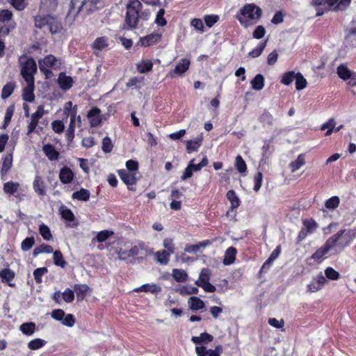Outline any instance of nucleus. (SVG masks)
<instances>
[{
	"mask_svg": "<svg viewBox=\"0 0 356 356\" xmlns=\"http://www.w3.org/2000/svg\"><path fill=\"white\" fill-rule=\"evenodd\" d=\"M337 74L341 79L347 80L350 78L351 72L346 65H341L337 67Z\"/></svg>",
	"mask_w": 356,
	"mask_h": 356,
	"instance_id": "40",
	"label": "nucleus"
},
{
	"mask_svg": "<svg viewBox=\"0 0 356 356\" xmlns=\"http://www.w3.org/2000/svg\"><path fill=\"white\" fill-rule=\"evenodd\" d=\"M235 165L237 170L241 173L245 172L247 170L246 164L240 155L236 157Z\"/></svg>",
	"mask_w": 356,
	"mask_h": 356,
	"instance_id": "56",
	"label": "nucleus"
},
{
	"mask_svg": "<svg viewBox=\"0 0 356 356\" xmlns=\"http://www.w3.org/2000/svg\"><path fill=\"white\" fill-rule=\"evenodd\" d=\"M213 339V337L212 335L207 332H203L198 337H193L191 341L196 344H199L204 341L211 342Z\"/></svg>",
	"mask_w": 356,
	"mask_h": 356,
	"instance_id": "35",
	"label": "nucleus"
},
{
	"mask_svg": "<svg viewBox=\"0 0 356 356\" xmlns=\"http://www.w3.org/2000/svg\"><path fill=\"white\" fill-rule=\"evenodd\" d=\"M262 14L261 9L254 3H247L243 6L236 18L245 28L251 26L258 21Z\"/></svg>",
	"mask_w": 356,
	"mask_h": 356,
	"instance_id": "3",
	"label": "nucleus"
},
{
	"mask_svg": "<svg viewBox=\"0 0 356 356\" xmlns=\"http://www.w3.org/2000/svg\"><path fill=\"white\" fill-rule=\"evenodd\" d=\"M56 63L57 58L51 54L45 56L42 60L38 61L40 71L46 75L51 73L49 68L56 66Z\"/></svg>",
	"mask_w": 356,
	"mask_h": 356,
	"instance_id": "8",
	"label": "nucleus"
},
{
	"mask_svg": "<svg viewBox=\"0 0 356 356\" xmlns=\"http://www.w3.org/2000/svg\"><path fill=\"white\" fill-rule=\"evenodd\" d=\"M161 38L162 34L159 33H153L143 38H141L139 40V43L143 47H149L159 42Z\"/></svg>",
	"mask_w": 356,
	"mask_h": 356,
	"instance_id": "11",
	"label": "nucleus"
},
{
	"mask_svg": "<svg viewBox=\"0 0 356 356\" xmlns=\"http://www.w3.org/2000/svg\"><path fill=\"white\" fill-rule=\"evenodd\" d=\"M33 189L35 192L40 196H43L46 194V186L44 181L42 177L40 176H36L33 181Z\"/></svg>",
	"mask_w": 356,
	"mask_h": 356,
	"instance_id": "18",
	"label": "nucleus"
},
{
	"mask_svg": "<svg viewBox=\"0 0 356 356\" xmlns=\"http://www.w3.org/2000/svg\"><path fill=\"white\" fill-rule=\"evenodd\" d=\"M198 289L192 286H184L179 289V293L182 296L197 294Z\"/></svg>",
	"mask_w": 356,
	"mask_h": 356,
	"instance_id": "47",
	"label": "nucleus"
},
{
	"mask_svg": "<svg viewBox=\"0 0 356 356\" xmlns=\"http://www.w3.org/2000/svg\"><path fill=\"white\" fill-rule=\"evenodd\" d=\"M145 250L143 244L131 245L127 242L120 243L118 248L115 250V253L118 256V259L127 261L129 258L134 257L142 253Z\"/></svg>",
	"mask_w": 356,
	"mask_h": 356,
	"instance_id": "5",
	"label": "nucleus"
},
{
	"mask_svg": "<svg viewBox=\"0 0 356 356\" xmlns=\"http://www.w3.org/2000/svg\"><path fill=\"white\" fill-rule=\"evenodd\" d=\"M100 113V109L97 107L92 108L88 113L87 117L92 127H97L101 124L102 118Z\"/></svg>",
	"mask_w": 356,
	"mask_h": 356,
	"instance_id": "12",
	"label": "nucleus"
},
{
	"mask_svg": "<svg viewBox=\"0 0 356 356\" xmlns=\"http://www.w3.org/2000/svg\"><path fill=\"white\" fill-rule=\"evenodd\" d=\"M142 3L139 0H129L126 5L125 25L128 29H134L138 26L140 20L147 21L151 13L149 10H142Z\"/></svg>",
	"mask_w": 356,
	"mask_h": 356,
	"instance_id": "2",
	"label": "nucleus"
},
{
	"mask_svg": "<svg viewBox=\"0 0 356 356\" xmlns=\"http://www.w3.org/2000/svg\"><path fill=\"white\" fill-rule=\"evenodd\" d=\"M42 150L46 156L50 161H57L59 158V152L51 144H47L43 146Z\"/></svg>",
	"mask_w": 356,
	"mask_h": 356,
	"instance_id": "19",
	"label": "nucleus"
},
{
	"mask_svg": "<svg viewBox=\"0 0 356 356\" xmlns=\"http://www.w3.org/2000/svg\"><path fill=\"white\" fill-rule=\"evenodd\" d=\"M325 275L327 278L332 280H337L340 277L339 273L332 267H327L325 270Z\"/></svg>",
	"mask_w": 356,
	"mask_h": 356,
	"instance_id": "55",
	"label": "nucleus"
},
{
	"mask_svg": "<svg viewBox=\"0 0 356 356\" xmlns=\"http://www.w3.org/2000/svg\"><path fill=\"white\" fill-rule=\"evenodd\" d=\"M251 86L254 90H261L264 86V77L263 75L258 74L251 81Z\"/></svg>",
	"mask_w": 356,
	"mask_h": 356,
	"instance_id": "30",
	"label": "nucleus"
},
{
	"mask_svg": "<svg viewBox=\"0 0 356 356\" xmlns=\"http://www.w3.org/2000/svg\"><path fill=\"white\" fill-rule=\"evenodd\" d=\"M296 73L293 71L288 72L283 74L280 82L285 86L290 85L296 79Z\"/></svg>",
	"mask_w": 356,
	"mask_h": 356,
	"instance_id": "38",
	"label": "nucleus"
},
{
	"mask_svg": "<svg viewBox=\"0 0 356 356\" xmlns=\"http://www.w3.org/2000/svg\"><path fill=\"white\" fill-rule=\"evenodd\" d=\"M211 270L208 268H203L200 272L199 279L195 281V284L197 285L209 282Z\"/></svg>",
	"mask_w": 356,
	"mask_h": 356,
	"instance_id": "39",
	"label": "nucleus"
},
{
	"mask_svg": "<svg viewBox=\"0 0 356 356\" xmlns=\"http://www.w3.org/2000/svg\"><path fill=\"white\" fill-rule=\"evenodd\" d=\"M336 126V122L334 119H330L326 123L322 124L321 129L325 130L327 129L325 136H330L334 131V127Z\"/></svg>",
	"mask_w": 356,
	"mask_h": 356,
	"instance_id": "44",
	"label": "nucleus"
},
{
	"mask_svg": "<svg viewBox=\"0 0 356 356\" xmlns=\"http://www.w3.org/2000/svg\"><path fill=\"white\" fill-rule=\"evenodd\" d=\"M53 252V248L51 246L47 244H42L39 247L36 248L33 250V254L35 256L40 253H51Z\"/></svg>",
	"mask_w": 356,
	"mask_h": 356,
	"instance_id": "53",
	"label": "nucleus"
},
{
	"mask_svg": "<svg viewBox=\"0 0 356 356\" xmlns=\"http://www.w3.org/2000/svg\"><path fill=\"white\" fill-rule=\"evenodd\" d=\"M58 5V0H41L40 10L43 13L54 11Z\"/></svg>",
	"mask_w": 356,
	"mask_h": 356,
	"instance_id": "17",
	"label": "nucleus"
},
{
	"mask_svg": "<svg viewBox=\"0 0 356 356\" xmlns=\"http://www.w3.org/2000/svg\"><path fill=\"white\" fill-rule=\"evenodd\" d=\"M20 188V184L18 182L10 181L3 184V192L8 195H15Z\"/></svg>",
	"mask_w": 356,
	"mask_h": 356,
	"instance_id": "21",
	"label": "nucleus"
},
{
	"mask_svg": "<svg viewBox=\"0 0 356 356\" xmlns=\"http://www.w3.org/2000/svg\"><path fill=\"white\" fill-rule=\"evenodd\" d=\"M60 212L63 218L68 221H72L74 220V216L70 209L62 207L60 209Z\"/></svg>",
	"mask_w": 356,
	"mask_h": 356,
	"instance_id": "59",
	"label": "nucleus"
},
{
	"mask_svg": "<svg viewBox=\"0 0 356 356\" xmlns=\"http://www.w3.org/2000/svg\"><path fill=\"white\" fill-rule=\"evenodd\" d=\"M305 164V155L301 154H300L295 161H291L289 163V168L291 172H294L299 170L301 167H302Z\"/></svg>",
	"mask_w": 356,
	"mask_h": 356,
	"instance_id": "25",
	"label": "nucleus"
},
{
	"mask_svg": "<svg viewBox=\"0 0 356 356\" xmlns=\"http://www.w3.org/2000/svg\"><path fill=\"white\" fill-rule=\"evenodd\" d=\"M163 246L166 249V251L170 252V254H173L175 252V248L172 238H165L163 241Z\"/></svg>",
	"mask_w": 356,
	"mask_h": 356,
	"instance_id": "57",
	"label": "nucleus"
},
{
	"mask_svg": "<svg viewBox=\"0 0 356 356\" xmlns=\"http://www.w3.org/2000/svg\"><path fill=\"white\" fill-rule=\"evenodd\" d=\"M295 80L296 88L298 90H302L306 88L307 82L301 73H296V77Z\"/></svg>",
	"mask_w": 356,
	"mask_h": 356,
	"instance_id": "45",
	"label": "nucleus"
},
{
	"mask_svg": "<svg viewBox=\"0 0 356 356\" xmlns=\"http://www.w3.org/2000/svg\"><path fill=\"white\" fill-rule=\"evenodd\" d=\"M266 45V41H265L264 42H261L255 49H254L252 51H250L248 55L252 58L259 57L263 52L264 49H265Z\"/></svg>",
	"mask_w": 356,
	"mask_h": 356,
	"instance_id": "52",
	"label": "nucleus"
},
{
	"mask_svg": "<svg viewBox=\"0 0 356 356\" xmlns=\"http://www.w3.org/2000/svg\"><path fill=\"white\" fill-rule=\"evenodd\" d=\"M144 81V78L142 76H135L132 77L127 82L126 86L128 88L132 87V86H138L139 85L142 84Z\"/></svg>",
	"mask_w": 356,
	"mask_h": 356,
	"instance_id": "62",
	"label": "nucleus"
},
{
	"mask_svg": "<svg viewBox=\"0 0 356 356\" xmlns=\"http://www.w3.org/2000/svg\"><path fill=\"white\" fill-rule=\"evenodd\" d=\"M165 10L161 8L156 13L155 24L159 26H164L167 24L166 19L164 18Z\"/></svg>",
	"mask_w": 356,
	"mask_h": 356,
	"instance_id": "46",
	"label": "nucleus"
},
{
	"mask_svg": "<svg viewBox=\"0 0 356 356\" xmlns=\"http://www.w3.org/2000/svg\"><path fill=\"white\" fill-rule=\"evenodd\" d=\"M47 268L45 267L36 268L33 272V276L37 283L42 282V277L47 273Z\"/></svg>",
	"mask_w": 356,
	"mask_h": 356,
	"instance_id": "58",
	"label": "nucleus"
},
{
	"mask_svg": "<svg viewBox=\"0 0 356 356\" xmlns=\"http://www.w3.org/2000/svg\"><path fill=\"white\" fill-rule=\"evenodd\" d=\"M326 282V279L322 273L313 277L311 282L307 284V291L310 293H315L320 291Z\"/></svg>",
	"mask_w": 356,
	"mask_h": 356,
	"instance_id": "9",
	"label": "nucleus"
},
{
	"mask_svg": "<svg viewBox=\"0 0 356 356\" xmlns=\"http://www.w3.org/2000/svg\"><path fill=\"white\" fill-rule=\"evenodd\" d=\"M26 86L23 89V99L26 102H32L35 99L33 94L34 90V80L25 81Z\"/></svg>",
	"mask_w": 356,
	"mask_h": 356,
	"instance_id": "13",
	"label": "nucleus"
},
{
	"mask_svg": "<svg viewBox=\"0 0 356 356\" xmlns=\"http://www.w3.org/2000/svg\"><path fill=\"white\" fill-rule=\"evenodd\" d=\"M339 198L337 196L332 197L325 202V206L327 209H334L339 206Z\"/></svg>",
	"mask_w": 356,
	"mask_h": 356,
	"instance_id": "61",
	"label": "nucleus"
},
{
	"mask_svg": "<svg viewBox=\"0 0 356 356\" xmlns=\"http://www.w3.org/2000/svg\"><path fill=\"white\" fill-rule=\"evenodd\" d=\"M0 277L2 281L9 282L14 278L15 273L10 269L6 268L0 271Z\"/></svg>",
	"mask_w": 356,
	"mask_h": 356,
	"instance_id": "49",
	"label": "nucleus"
},
{
	"mask_svg": "<svg viewBox=\"0 0 356 356\" xmlns=\"http://www.w3.org/2000/svg\"><path fill=\"white\" fill-rule=\"evenodd\" d=\"M171 254L166 250H161L154 253L156 261L162 265H167L168 264Z\"/></svg>",
	"mask_w": 356,
	"mask_h": 356,
	"instance_id": "23",
	"label": "nucleus"
},
{
	"mask_svg": "<svg viewBox=\"0 0 356 356\" xmlns=\"http://www.w3.org/2000/svg\"><path fill=\"white\" fill-rule=\"evenodd\" d=\"M39 232L44 240L50 241L52 239V235H51V231L47 225H45L44 224L40 225V228H39Z\"/></svg>",
	"mask_w": 356,
	"mask_h": 356,
	"instance_id": "48",
	"label": "nucleus"
},
{
	"mask_svg": "<svg viewBox=\"0 0 356 356\" xmlns=\"http://www.w3.org/2000/svg\"><path fill=\"white\" fill-rule=\"evenodd\" d=\"M15 84L12 82L6 83L1 91V97L3 99H7L13 93Z\"/></svg>",
	"mask_w": 356,
	"mask_h": 356,
	"instance_id": "42",
	"label": "nucleus"
},
{
	"mask_svg": "<svg viewBox=\"0 0 356 356\" xmlns=\"http://www.w3.org/2000/svg\"><path fill=\"white\" fill-rule=\"evenodd\" d=\"M102 150L106 153L110 152L113 149V144L110 138L106 136L102 140Z\"/></svg>",
	"mask_w": 356,
	"mask_h": 356,
	"instance_id": "63",
	"label": "nucleus"
},
{
	"mask_svg": "<svg viewBox=\"0 0 356 356\" xmlns=\"http://www.w3.org/2000/svg\"><path fill=\"white\" fill-rule=\"evenodd\" d=\"M13 165V153H8L3 157L1 170V177L6 176Z\"/></svg>",
	"mask_w": 356,
	"mask_h": 356,
	"instance_id": "20",
	"label": "nucleus"
},
{
	"mask_svg": "<svg viewBox=\"0 0 356 356\" xmlns=\"http://www.w3.org/2000/svg\"><path fill=\"white\" fill-rule=\"evenodd\" d=\"M190 63L191 62L189 60L186 58L181 59L177 63L173 72L170 73V76L172 77H175L176 76L182 75L188 70Z\"/></svg>",
	"mask_w": 356,
	"mask_h": 356,
	"instance_id": "14",
	"label": "nucleus"
},
{
	"mask_svg": "<svg viewBox=\"0 0 356 356\" xmlns=\"http://www.w3.org/2000/svg\"><path fill=\"white\" fill-rule=\"evenodd\" d=\"M222 351L221 345L217 346L215 349H207L204 346L195 347V353L197 356H221Z\"/></svg>",
	"mask_w": 356,
	"mask_h": 356,
	"instance_id": "10",
	"label": "nucleus"
},
{
	"mask_svg": "<svg viewBox=\"0 0 356 356\" xmlns=\"http://www.w3.org/2000/svg\"><path fill=\"white\" fill-rule=\"evenodd\" d=\"M58 177L63 184H67L73 181L74 174L70 168L65 166L60 170Z\"/></svg>",
	"mask_w": 356,
	"mask_h": 356,
	"instance_id": "15",
	"label": "nucleus"
},
{
	"mask_svg": "<svg viewBox=\"0 0 356 356\" xmlns=\"http://www.w3.org/2000/svg\"><path fill=\"white\" fill-rule=\"evenodd\" d=\"M227 198L230 202L231 209H234L240 204V200L236 193L233 190H230L227 193Z\"/></svg>",
	"mask_w": 356,
	"mask_h": 356,
	"instance_id": "33",
	"label": "nucleus"
},
{
	"mask_svg": "<svg viewBox=\"0 0 356 356\" xmlns=\"http://www.w3.org/2000/svg\"><path fill=\"white\" fill-rule=\"evenodd\" d=\"M90 193L88 190L81 188L79 191L73 193L72 197L81 201H88L90 198Z\"/></svg>",
	"mask_w": 356,
	"mask_h": 356,
	"instance_id": "32",
	"label": "nucleus"
},
{
	"mask_svg": "<svg viewBox=\"0 0 356 356\" xmlns=\"http://www.w3.org/2000/svg\"><path fill=\"white\" fill-rule=\"evenodd\" d=\"M134 291L157 293L161 291V288L156 284H144L136 289Z\"/></svg>",
	"mask_w": 356,
	"mask_h": 356,
	"instance_id": "41",
	"label": "nucleus"
},
{
	"mask_svg": "<svg viewBox=\"0 0 356 356\" xmlns=\"http://www.w3.org/2000/svg\"><path fill=\"white\" fill-rule=\"evenodd\" d=\"M19 330L26 335H31L35 330V324L33 322L22 323L19 327Z\"/></svg>",
	"mask_w": 356,
	"mask_h": 356,
	"instance_id": "34",
	"label": "nucleus"
},
{
	"mask_svg": "<svg viewBox=\"0 0 356 356\" xmlns=\"http://www.w3.org/2000/svg\"><path fill=\"white\" fill-rule=\"evenodd\" d=\"M236 250L233 247H229L225 252L223 264L225 265H230L233 264L236 259Z\"/></svg>",
	"mask_w": 356,
	"mask_h": 356,
	"instance_id": "24",
	"label": "nucleus"
},
{
	"mask_svg": "<svg viewBox=\"0 0 356 356\" xmlns=\"http://www.w3.org/2000/svg\"><path fill=\"white\" fill-rule=\"evenodd\" d=\"M21 74L25 81L34 80V74L37 72L35 60L30 56L23 55L19 58Z\"/></svg>",
	"mask_w": 356,
	"mask_h": 356,
	"instance_id": "6",
	"label": "nucleus"
},
{
	"mask_svg": "<svg viewBox=\"0 0 356 356\" xmlns=\"http://www.w3.org/2000/svg\"><path fill=\"white\" fill-rule=\"evenodd\" d=\"M54 263L58 266L64 268L66 266V261L63 259V254L60 251L56 250L54 252Z\"/></svg>",
	"mask_w": 356,
	"mask_h": 356,
	"instance_id": "43",
	"label": "nucleus"
},
{
	"mask_svg": "<svg viewBox=\"0 0 356 356\" xmlns=\"http://www.w3.org/2000/svg\"><path fill=\"white\" fill-rule=\"evenodd\" d=\"M45 343V341L41 339H35L31 340L28 343V347L31 350H38L42 348Z\"/></svg>",
	"mask_w": 356,
	"mask_h": 356,
	"instance_id": "54",
	"label": "nucleus"
},
{
	"mask_svg": "<svg viewBox=\"0 0 356 356\" xmlns=\"http://www.w3.org/2000/svg\"><path fill=\"white\" fill-rule=\"evenodd\" d=\"M113 234L112 231L104 230L99 232L97 236L96 239L98 242H104Z\"/></svg>",
	"mask_w": 356,
	"mask_h": 356,
	"instance_id": "60",
	"label": "nucleus"
},
{
	"mask_svg": "<svg viewBox=\"0 0 356 356\" xmlns=\"http://www.w3.org/2000/svg\"><path fill=\"white\" fill-rule=\"evenodd\" d=\"M108 45L107 38L105 37L97 38L92 43V48L97 50H102Z\"/></svg>",
	"mask_w": 356,
	"mask_h": 356,
	"instance_id": "37",
	"label": "nucleus"
},
{
	"mask_svg": "<svg viewBox=\"0 0 356 356\" xmlns=\"http://www.w3.org/2000/svg\"><path fill=\"white\" fill-rule=\"evenodd\" d=\"M153 63L148 60H143L136 65L137 70L141 73L150 72L152 69Z\"/></svg>",
	"mask_w": 356,
	"mask_h": 356,
	"instance_id": "28",
	"label": "nucleus"
},
{
	"mask_svg": "<svg viewBox=\"0 0 356 356\" xmlns=\"http://www.w3.org/2000/svg\"><path fill=\"white\" fill-rule=\"evenodd\" d=\"M58 82L60 87L66 90L72 87L73 81L70 76H66L64 73H60L58 76Z\"/></svg>",
	"mask_w": 356,
	"mask_h": 356,
	"instance_id": "22",
	"label": "nucleus"
},
{
	"mask_svg": "<svg viewBox=\"0 0 356 356\" xmlns=\"http://www.w3.org/2000/svg\"><path fill=\"white\" fill-rule=\"evenodd\" d=\"M172 276L178 282H184L188 280L187 273L182 269H173Z\"/></svg>",
	"mask_w": 356,
	"mask_h": 356,
	"instance_id": "29",
	"label": "nucleus"
},
{
	"mask_svg": "<svg viewBox=\"0 0 356 356\" xmlns=\"http://www.w3.org/2000/svg\"><path fill=\"white\" fill-rule=\"evenodd\" d=\"M188 305L191 309L198 310L204 307V302L197 297H191L188 300Z\"/></svg>",
	"mask_w": 356,
	"mask_h": 356,
	"instance_id": "31",
	"label": "nucleus"
},
{
	"mask_svg": "<svg viewBox=\"0 0 356 356\" xmlns=\"http://www.w3.org/2000/svg\"><path fill=\"white\" fill-rule=\"evenodd\" d=\"M118 175L122 181L127 185H134L136 183L135 172L122 169L118 170Z\"/></svg>",
	"mask_w": 356,
	"mask_h": 356,
	"instance_id": "16",
	"label": "nucleus"
},
{
	"mask_svg": "<svg viewBox=\"0 0 356 356\" xmlns=\"http://www.w3.org/2000/svg\"><path fill=\"white\" fill-rule=\"evenodd\" d=\"M98 1L99 0H72L69 15H73L74 17L79 14H82L84 16L89 15L96 9Z\"/></svg>",
	"mask_w": 356,
	"mask_h": 356,
	"instance_id": "4",
	"label": "nucleus"
},
{
	"mask_svg": "<svg viewBox=\"0 0 356 356\" xmlns=\"http://www.w3.org/2000/svg\"><path fill=\"white\" fill-rule=\"evenodd\" d=\"M356 237V232L353 229H341L330 236L325 244L318 249L313 254L314 259H321L330 251L338 254L343 250Z\"/></svg>",
	"mask_w": 356,
	"mask_h": 356,
	"instance_id": "1",
	"label": "nucleus"
},
{
	"mask_svg": "<svg viewBox=\"0 0 356 356\" xmlns=\"http://www.w3.org/2000/svg\"><path fill=\"white\" fill-rule=\"evenodd\" d=\"M51 20H54V17L51 15L47 16H36L35 17V25L38 28H42L45 26H48L49 22H51Z\"/></svg>",
	"mask_w": 356,
	"mask_h": 356,
	"instance_id": "26",
	"label": "nucleus"
},
{
	"mask_svg": "<svg viewBox=\"0 0 356 356\" xmlns=\"http://www.w3.org/2000/svg\"><path fill=\"white\" fill-rule=\"evenodd\" d=\"M35 241L32 237L26 238L21 244V248L23 251H27L30 250L34 245Z\"/></svg>",
	"mask_w": 356,
	"mask_h": 356,
	"instance_id": "64",
	"label": "nucleus"
},
{
	"mask_svg": "<svg viewBox=\"0 0 356 356\" xmlns=\"http://www.w3.org/2000/svg\"><path fill=\"white\" fill-rule=\"evenodd\" d=\"M48 26L51 33H57L60 32L62 30L61 24L56 20L55 17H54V20H51V22H49Z\"/></svg>",
	"mask_w": 356,
	"mask_h": 356,
	"instance_id": "51",
	"label": "nucleus"
},
{
	"mask_svg": "<svg viewBox=\"0 0 356 356\" xmlns=\"http://www.w3.org/2000/svg\"><path fill=\"white\" fill-rule=\"evenodd\" d=\"M44 115V106L40 105L38 107L37 111L31 116V120L27 126V135H30L34 131L38 126L39 120Z\"/></svg>",
	"mask_w": 356,
	"mask_h": 356,
	"instance_id": "7",
	"label": "nucleus"
},
{
	"mask_svg": "<svg viewBox=\"0 0 356 356\" xmlns=\"http://www.w3.org/2000/svg\"><path fill=\"white\" fill-rule=\"evenodd\" d=\"M88 289L89 287L86 284L74 286V290L75 292L76 293L77 298L83 299L85 297Z\"/></svg>",
	"mask_w": 356,
	"mask_h": 356,
	"instance_id": "50",
	"label": "nucleus"
},
{
	"mask_svg": "<svg viewBox=\"0 0 356 356\" xmlns=\"http://www.w3.org/2000/svg\"><path fill=\"white\" fill-rule=\"evenodd\" d=\"M202 137L200 136L195 140L186 141V149L188 153L197 151L202 144Z\"/></svg>",
	"mask_w": 356,
	"mask_h": 356,
	"instance_id": "27",
	"label": "nucleus"
},
{
	"mask_svg": "<svg viewBox=\"0 0 356 356\" xmlns=\"http://www.w3.org/2000/svg\"><path fill=\"white\" fill-rule=\"evenodd\" d=\"M318 227V224L312 219L305 220L303 221V229L308 234L313 233Z\"/></svg>",
	"mask_w": 356,
	"mask_h": 356,
	"instance_id": "36",
	"label": "nucleus"
}]
</instances>
